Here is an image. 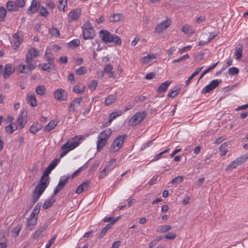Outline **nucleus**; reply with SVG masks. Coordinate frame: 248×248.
<instances>
[{
  "mask_svg": "<svg viewBox=\"0 0 248 248\" xmlns=\"http://www.w3.org/2000/svg\"><path fill=\"white\" fill-rule=\"evenodd\" d=\"M59 161V159H55L50 163L48 167L53 170L56 167Z\"/></svg>",
  "mask_w": 248,
  "mask_h": 248,
  "instance_id": "obj_61",
  "label": "nucleus"
},
{
  "mask_svg": "<svg viewBox=\"0 0 248 248\" xmlns=\"http://www.w3.org/2000/svg\"><path fill=\"white\" fill-rule=\"evenodd\" d=\"M7 246V240L4 233L2 231H0V248H6Z\"/></svg>",
  "mask_w": 248,
  "mask_h": 248,
  "instance_id": "obj_26",
  "label": "nucleus"
},
{
  "mask_svg": "<svg viewBox=\"0 0 248 248\" xmlns=\"http://www.w3.org/2000/svg\"><path fill=\"white\" fill-rule=\"evenodd\" d=\"M113 69V66L110 64H106L104 68L103 73H109Z\"/></svg>",
  "mask_w": 248,
  "mask_h": 248,
  "instance_id": "obj_57",
  "label": "nucleus"
},
{
  "mask_svg": "<svg viewBox=\"0 0 248 248\" xmlns=\"http://www.w3.org/2000/svg\"><path fill=\"white\" fill-rule=\"evenodd\" d=\"M45 58L49 62L53 63L54 60V56L53 54L50 52V50L47 49L45 54Z\"/></svg>",
  "mask_w": 248,
  "mask_h": 248,
  "instance_id": "obj_37",
  "label": "nucleus"
},
{
  "mask_svg": "<svg viewBox=\"0 0 248 248\" xmlns=\"http://www.w3.org/2000/svg\"><path fill=\"white\" fill-rule=\"evenodd\" d=\"M238 72H239L238 69L237 68L234 67H231V68H229L228 70V73L230 75H236L238 73Z\"/></svg>",
  "mask_w": 248,
  "mask_h": 248,
  "instance_id": "obj_60",
  "label": "nucleus"
},
{
  "mask_svg": "<svg viewBox=\"0 0 248 248\" xmlns=\"http://www.w3.org/2000/svg\"><path fill=\"white\" fill-rule=\"evenodd\" d=\"M238 165H239V164L237 162L236 160H235L228 166V167L226 169V171H229L232 169H235Z\"/></svg>",
  "mask_w": 248,
  "mask_h": 248,
  "instance_id": "obj_49",
  "label": "nucleus"
},
{
  "mask_svg": "<svg viewBox=\"0 0 248 248\" xmlns=\"http://www.w3.org/2000/svg\"><path fill=\"white\" fill-rule=\"evenodd\" d=\"M37 217L30 216L28 219V224L29 226L30 230L31 231L33 229L32 226H35L37 223Z\"/></svg>",
  "mask_w": 248,
  "mask_h": 248,
  "instance_id": "obj_35",
  "label": "nucleus"
},
{
  "mask_svg": "<svg viewBox=\"0 0 248 248\" xmlns=\"http://www.w3.org/2000/svg\"><path fill=\"white\" fill-rule=\"evenodd\" d=\"M112 133V131L109 128H107L101 132L99 136L108 141V138Z\"/></svg>",
  "mask_w": 248,
  "mask_h": 248,
  "instance_id": "obj_33",
  "label": "nucleus"
},
{
  "mask_svg": "<svg viewBox=\"0 0 248 248\" xmlns=\"http://www.w3.org/2000/svg\"><path fill=\"white\" fill-rule=\"evenodd\" d=\"M35 91L38 94L43 95L45 94L46 89L44 86L40 85L36 88Z\"/></svg>",
  "mask_w": 248,
  "mask_h": 248,
  "instance_id": "obj_48",
  "label": "nucleus"
},
{
  "mask_svg": "<svg viewBox=\"0 0 248 248\" xmlns=\"http://www.w3.org/2000/svg\"><path fill=\"white\" fill-rule=\"evenodd\" d=\"M7 15V11L6 9L1 6L0 7V21H4L5 18V17Z\"/></svg>",
  "mask_w": 248,
  "mask_h": 248,
  "instance_id": "obj_44",
  "label": "nucleus"
},
{
  "mask_svg": "<svg viewBox=\"0 0 248 248\" xmlns=\"http://www.w3.org/2000/svg\"><path fill=\"white\" fill-rule=\"evenodd\" d=\"M44 190L43 188H40L39 186H36L32 195L33 203H34L38 201Z\"/></svg>",
  "mask_w": 248,
  "mask_h": 248,
  "instance_id": "obj_11",
  "label": "nucleus"
},
{
  "mask_svg": "<svg viewBox=\"0 0 248 248\" xmlns=\"http://www.w3.org/2000/svg\"><path fill=\"white\" fill-rule=\"evenodd\" d=\"M155 58V56L153 54H148L146 56L143 57L140 59V62L143 64H147L151 62Z\"/></svg>",
  "mask_w": 248,
  "mask_h": 248,
  "instance_id": "obj_28",
  "label": "nucleus"
},
{
  "mask_svg": "<svg viewBox=\"0 0 248 248\" xmlns=\"http://www.w3.org/2000/svg\"><path fill=\"white\" fill-rule=\"evenodd\" d=\"M99 36L104 42L108 43L112 42V34L107 30L100 31Z\"/></svg>",
  "mask_w": 248,
  "mask_h": 248,
  "instance_id": "obj_8",
  "label": "nucleus"
},
{
  "mask_svg": "<svg viewBox=\"0 0 248 248\" xmlns=\"http://www.w3.org/2000/svg\"><path fill=\"white\" fill-rule=\"evenodd\" d=\"M221 82L222 81L221 80L218 79L212 80L209 85H207L202 89V93L205 94L206 93H209L217 88L219 83H221Z\"/></svg>",
  "mask_w": 248,
  "mask_h": 248,
  "instance_id": "obj_6",
  "label": "nucleus"
},
{
  "mask_svg": "<svg viewBox=\"0 0 248 248\" xmlns=\"http://www.w3.org/2000/svg\"><path fill=\"white\" fill-rule=\"evenodd\" d=\"M55 200L53 199V198H51V199H49L47 200L44 203L43 205V207L45 209H46L49 207H51L53 203L55 202Z\"/></svg>",
  "mask_w": 248,
  "mask_h": 248,
  "instance_id": "obj_41",
  "label": "nucleus"
},
{
  "mask_svg": "<svg viewBox=\"0 0 248 248\" xmlns=\"http://www.w3.org/2000/svg\"><path fill=\"white\" fill-rule=\"evenodd\" d=\"M42 66V70L47 72H50L54 69V66L52 62H48V63H43L39 65Z\"/></svg>",
  "mask_w": 248,
  "mask_h": 248,
  "instance_id": "obj_25",
  "label": "nucleus"
},
{
  "mask_svg": "<svg viewBox=\"0 0 248 248\" xmlns=\"http://www.w3.org/2000/svg\"><path fill=\"white\" fill-rule=\"evenodd\" d=\"M116 159L113 158L108 162L105 168L100 172L98 178L101 179L105 177L116 166Z\"/></svg>",
  "mask_w": 248,
  "mask_h": 248,
  "instance_id": "obj_4",
  "label": "nucleus"
},
{
  "mask_svg": "<svg viewBox=\"0 0 248 248\" xmlns=\"http://www.w3.org/2000/svg\"><path fill=\"white\" fill-rule=\"evenodd\" d=\"M48 176H46V175H43L41 179L40 184L37 185L36 186H39L40 188H43L44 190H45L47 186V183L48 181Z\"/></svg>",
  "mask_w": 248,
  "mask_h": 248,
  "instance_id": "obj_21",
  "label": "nucleus"
},
{
  "mask_svg": "<svg viewBox=\"0 0 248 248\" xmlns=\"http://www.w3.org/2000/svg\"><path fill=\"white\" fill-rule=\"evenodd\" d=\"M107 140L100 136H98V140L97 142V149L98 151H100L105 145L107 144Z\"/></svg>",
  "mask_w": 248,
  "mask_h": 248,
  "instance_id": "obj_27",
  "label": "nucleus"
},
{
  "mask_svg": "<svg viewBox=\"0 0 248 248\" xmlns=\"http://www.w3.org/2000/svg\"><path fill=\"white\" fill-rule=\"evenodd\" d=\"M123 18V16L122 14H115L110 17V21L112 22H117L120 21Z\"/></svg>",
  "mask_w": 248,
  "mask_h": 248,
  "instance_id": "obj_42",
  "label": "nucleus"
},
{
  "mask_svg": "<svg viewBox=\"0 0 248 248\" xmlns=\"http://www.w3.org/2000/svg\"><path fill=\"white\" fill-rule=\"evenodd\" d=\"M41 124L39 123L34 124L30 127V132L33 134H36L41 129Z\"/></svg>",
  "mask_w": 248,
  "mask_h": 248,
  "instance_id": "obj_40",
  "label": "nucleus"
},
{
  "mask_svg": "<svg viewBox=\"0 0 248 248\" xmlns=\"http://www.w3.org/2000/svg\"><path fill=\"white\" fill-rule=\"evenodd\" d=\"M40 55V51L34 47H31L28 50L26 57H29L31 59L36 58Z\"/></svg>",
  "mask_w": 248,
  "mask_h": 248,
  "instance_id": "obj_14",
  "label": "nucleus"
},
{
  "mask_svg": "<svg viewBox=\"0 0 248 248\" xmlns=\"http://www.w3.org/2000/svg\"><path fill=\"white\" fill-rule=\"evenodd\" d=\"M14 71L15 68L12 66V65L10 64H6L3 74V77L5 78H7L14 73Z\"/></svg>",
  "mask_w": 248,
  "mask_h": 248,
  "instance_id": "obj_15",
  "label": "nucleus"
},
{
  "mask_svg": "<svg viewBox=\"0 0 248 248\" xmlns=\"http://www.w3.org/2000/svg\"><path fill=\"white\" fill-rule=\"evenodd\" d=\"M179 92V90H171L168 94V96L173 98L176 96Z\"/></svg>",
  "mask_w": 248,
  "mask_h": 248,
  "instance_id": "obj_62",
  "label": "nucleus"
},
{
  "mask_svg": "<svg viewBox=\"0 0 248 248\" xmlns=\"http://www.w3.org/2000/svg\"><path fill=\"white\" fill-rule=\"evenodd\" d=\"M189 58V55L186 54L177 59L174 60L172 61V63L180 62L184 60L188 59Z\"/></svg>",
  "mask_w": 248,
  "mask_h": 248,
  "instance_id": "obj_56",
  "label": "nucleus"
},
{
  "mask_svg": "<svg viewBox=\"0 0 248 248\" xmlns=\"http://www.w3.org/2000/svg\"><path fill=\"white\" fill-rule=\"evenodd\" d=\"M80 44V41L78 39H75L74 40L71 41L69 43V46L70 47H77Z\"/></svg>",
  "mask_w": 248,
  "mask_h": 248,
  "instance_id": "obj_58",
  "label": "nucleus"
},
{
  "mask_svg": "<svg viewBox=\"0 0 248 248\" xmlns=\"http://www.w3.org/2000/svg\"><path fill=\"white\" fill-rule=\"evenodd\" d=\"M171 229V227L170 225H161L159 226L157 230V232L159 233H165L169 231H170Z\"/></svg>",
  "mask_w": 248,
  "mask_h": 248,
  "instance_id": "obj_34",
  "label": "nucleus"
},
{
  "mask_svg": "<svg viewBox=\"0 0 248 248\" xmlns=\"http://www.w3.org/2000/svg\"><path fill=\"white\" fill-rule=\"evenodd\" d=\"M120 217H118L117 218H116L114 219L112 221H111L110 223L108 224L105 228H103V229L102 230L101 233H100L99 237L100 238H102L105 234L106 232L108 231V230L110 229L112 227V226L117 222V221L119 219Z\"/></svg>",
  "mask_w": 248,
  "mask_h": 248,
  "instance_id": "obj_18",
  "label": "nucleus"
},
{
  "mask_svg": "<svg viewBox=\"0 0 248 248\" xmlns=\"http://www.w3.org/2000/svg\"><path fill=\"white\" fill-rule=\"evenodd\" d=\"M22 37L18 32H17L13 35V41L16 47H18L22 42Z\"/></svg>",
  "mask_w": 248,
  "mask_h": 248,
  "instance_id": "obj_22",
  "label": "nucleus"
},
{
  "mask_svg": "<svg viewBox=\"0 0 248 248\" xmlns=\"http://www.w3.org/2000/svg\"><path fill=\"white\" fill-rule=\"evenodd\" d=\"M243 49L241 47L236 48L235 55L237 59H240L242 57Z\"/></svg>",
  "mask_w": 248,
  "mask_h": 248,
  "instance_id": "obj_54",
  "label": "nucleus"
},
{
  "mask_svg": "<svg viewBox=\"0 0 248 248\" xmlns=\"http://www.w3.org/2000/svg\"><path fill=\"white\" fill-rule=\"evenodd\" d=\"M82 138V136H76L67 140L61 147L62 152L60 155V158L64 157L69 151L78 147L79 145L80 140Z\"/></svg>",
  "mask_w": 248,
  "mask_h": 248,
  "instance_id": "obj_1",
  "label": "nucleus"
},
{
  "mask_svg": "<svg viewBox=\"0 0 248 248\" xmlns=\"http://www.w3.org/2000/svg\"><path fill=\"white\" fill-rule=\"evenodd\" d=\"M26 115V112H24V111H22L17 119L16 124L18 126V128L19 129H22L26 124V121L24 118V116Z\"/></svg>",
  "mask_w": 248,
  "mask_h": 248,
  "instance_id": "obj_10",
  "label": "nucleus"
},
{
  "mask_svg": "<svg viewBox=\"0 0 248 248\" xmlns=\"http://www.w3.org/2000/svg\"><path fill=\"white\" fill-rule=\"evenodd\" d=\"M81 15V11L79 9L71 11L68 14V16L71 18L70 21H74L78 18Z\"/></svg>",
  "mask_w": 248,
  "mask_h": 248,
  "instance_id": "obj_17",
  "label": "nucleus"
},
{
  "mask_svg": "<svg viewBox=\"0 0 248 248\" xmlns=\"http://www.w3.org/2000/svg\"><path fill=\"white\" fill-rule=\"evenodd\" d=\"M49 32L52 35L56 37H59L60 35L59 30L55 27L51 28V29L49 30Z\"/></svg>",
  "mask_w": 248,
  "mask_h": 248,
  "instance_id": "obj_51",
  "label": "nucleus"
},
{
  "mask_svg": "<svg viewBox=\"0 0 248 248\" xmlns=\"http://www.w3.org/2000/svg\"><path fill=\"white\" fill-rule=\"evenodd\" d=\"M67 0H59V4L58 6L59 9L65 12V7L67 6Z\"/></svg>",
  "mask_w": 248,
  "mask_h": 248,
  "instance_id": "obj_47",
  "label": "nucleus"
},
{
  "mask_svg": "<svg viewBox=\"0 0 248 248\" xmlns=\"http://www.w3.org/2000/svg\"><path fill=\"white\" fill-rule=\"evenodd\" d=\"M40 6V0H32L31 5L28 9V13L32 14L38 11Z\"/></svg>",
  "mask_w": 248,
  "mask_h": 248,
  "instance_id": "obj_9",
  "label": "nucleus"
},
{
  "mask_svg": "<svg viewBox=\"0 0 248 248\" xmlns=\"http://www.w3.org/2000/svg\"><path fill=\"white\" fill-rule=\"evenodd\" d=\"M126 137L127 135L126 134H124L116 138L111 144L110 151L111 152L115 153L119 151L123 145L124 140Z\"/></svg>",
  "mask_w": 248,
  "mask_h": 248,
  "instance_id": "obj_3",
  "label": "nucleus"
},
{
  "mask_svg": "<svg viewBox=\"0 0 248 248\" xmlns=\"http://www.w3.org/2000/svg\"><path fill=\"white\" fill-rule=\"evenodd\" d=\"M70 178V176L68 175L66 176L64 178L63 177H62L59 182L58 186H59L63 188L66 183L68 181Z\"/></svg>",
  "mask_w": 248,
  "mask_h": 248,
  "instance_id": "obj_46",
  "label": "nucleus"
},
{
  "mask_svg": "<svg viewBox=\"0 0 248 248\" xmlns=\"http://www.w3.org/2000/svg\"><path fill=\"white\" fill-rule=\"evenodd\" d=\"M171 24V20L167 19L158 24L155 28V32L158 33H161L162 31L166 30L169 28Z\"/></svg>",
  "mask_w": 248,
  "mask_h": 248,
  "instance_id": "obj_7",
  "label": "nucleus"
},
{
  "mask_svg": "<svg viewBox=\"0 0 248 248\" xmlns=\"http://www.w3.org/2000/svg\"><path fill=\"white\" fill-rule=\"evenodd\" d=\"M181 30L185 33L188 35L193 34L195 32V31L192 28V26L187 24L184 25L182 27Z\"/></svg>",
  "mask_w": 248,
  "mask_h": 248,
  "instance_id": "obj_31",
  "label": "nucleus"
},
{
  "mask_svg": "<svg viewBox=\"0 0 248 248\" xmlns=\"http://www.w3.org/2000/svg\"><path fill=\"white\" fill-rule=\"evenodd\" d=\"M117 99V95L116 93L109 95L106 98L104 102L105 106H108L114 103Z\"/></svg>",
  "mask_w": 248,
  "mask_h": 248,
  "instance_id": "obj_20",
  "label": "nucleus"
},
{
  "mask_svg": "<svg viewBox=\"0 0 248 248\" xmlns=\"http://www.w3.org/2000/svg\"><path fill=\"white\" fill-rule=\"evenodd\" d=\"M82 100V97L76 98L75 99H74L70 104V107L69 108V111H76V108L78 106H79Z\"/></svg>",
  "mask_w": 248,
  "mask_h": 248,
  "instance_id": "obj_13",
  "label": "nucleus"
},
{
  "mask_svg": "<svg viewBox=\"0 0 248 248\" xmlns=\"http://www.w3.org/2000/svg\"><path fill=\"white\" fill-rule=\"evenodd\" d=\"M26 62L27 64V69L28 70H31V71L36 67V63L33 59H31L29 57H26Z\"/></svg>",
  "mask_w": 248,
  "mask_h": 248,
  "instance_id": "obj_19",
  "label": "nucleus"
},
{
  "mask_svg": "<svg viewBox=\"0 0 248 248\" xmlns=\"http://www.w3.org/2000/svg\"><path fill=\"white\" fill-rule=\"evenodd\" d=\"M146 99V97L145 96H140L138 97H136L135 98L134 103V104L139 103L140 102L143 101Z\"/></svg>",
  "mask_w": 248,
  "mask_h": 248,
  "instance_id": "obj_64",
  "label": "nucleus"
},
{
  "mask_svg": "<svg viewBox=\"0 0 248 248\" xmlns=\"http://www.w3.org/2000/svg\"><path fill=\"white\" fill-rule=\"evenodd\" d=\"M83 38L85 40L93 39L95 36L94 31L89 21H85L81 27Z\"/></svg>",
  "mask_w": 248,
  "mask_h": 248,
  "instance_id": "obj_2",
  "label": "nucleus"
},
{
  "mask_svg": "<svg viewBox=\"0 0 248 248\" xmlns=\"http://www.w3.org/2000/svg\"><path fill=\"white\" fill-rule=\"evenodd\" d=\"M170 84V82L169 81H166L165 82L162 83L157 89V92L158 93L165 92L167 91Z\"/></svg>",
  "mask_w": 248,
  "mask_h": 248,
  "instance_id": "obj_30",
  "label": "nucleus"
},
{
  "mask_svg": "<svg viewBox=\"0 0 248 248\" xmlns=\"http://www.w3.org/2000/svg\"><path fill=\"white\" fill-rule=\"evenodd\" d=\"M27 101L32 107H35L37 106V102L35 96L33 93H29L27 95Z\"/></svg>",
  "mask_w": 248,
  "mask_h": 248,
  "instance_id": "obj_16",
  "label": "nucleus"
},
{
  "mask_svg": "<svg viewBox=\"0 0 248 248\" xmlns=\"http://www.w3.org/2000/svg\"><path fill=\"white\" fill-rule=\"evenodd\" d=\"M47 226L44 225L38 228L33 234V238L34 239H38L41 235L42 232L47 228Z\"/></svg>",
  "mask_w": 248,
  "mask_h": 248,
  "instance_id": "obj_23",
  "label": "nucleus"
},
{
  "mask_svg": "<svg viewBox=\"0 0 248 248\" xmlns=\"http://www.w3.org/2000/svg\"><path fill=\"white\" fill-rule=\"evenodd\" d=\"M21 229L22 227L19 225L14 228L12 231V232L14 234V236L17 237L19 235V232Z\"/></svg>",
  "mask_w": 248,
  "mask_h": 248,
  "instance_id": "obj_52",
  "label": "nucleus"
},
{
  "mask_svg": "<svg viewBox=\"0 0 248 248\" xmlns=\"http://www.w3.org/2000/svg\"><path fill=\"white\" fill-rule=\"evenodd\" d=\"M54 95L55 98L58 100H65L66 93L64 90L59 89L55 92Z\"/></svg>",
  "mask_w": 248,
  "mask_h": 248,
  "instance_id": "obj_12",
  "label": "nucleus"
},
{
  "mask_svg": "<svg viewBox=\"0 0 248 248\" xmlns=\"http://www.w3.org/2000/svg\"><path fill=\"white\" fill-rule=\"evenodd\" d=\"M39 14L41 16L46 17L48 15L49 13L46 8L42 6L40 9Z\"/></svg>",
  "mask_w": 248,
  "mask_h": 248,
  "instance_id": "obj_59",
  "label": "nucleus"
},
{
  "mask_svg": "<svg viewBox=\"0 0 248 248\" xmlns=\"http://www.w3.org/2000/svg\"><path fill=\"white\" fill-rule=\"evenodd\" d=\"M112 42L114 43L116 45L120 46L122 44L121 38L116 34H112Z\"/></svg>",
  "mask_w": 248,
  "mask_h": 248,
  "instance_id": "obj_45",
  "label": "nucleus"
},
{
  "mask_svg": "<svg viewBox=\"0 0 248 248\" xmlns=\"http://www.w3.org/2000/svg\"><path fill=\"white\" fill-rule=\"evenodd\" d=\"M146 116L145 112H139L133 116L129 121L130 125H136L140 123Z\"/></svg>",
  "mask_w": 248,
  "mask_h": 248,
  "instance_id": "obj_5",
  "label": "nucleus"
},
{
  "mask_svg": "<svg viewBox=\"0 0 248 248\" xmlns=\"http://www.w3.org/2000/svg\"><path fill=\"white\" fill-rule=\"evenodd\" d=\"M89 182H84L80 184L76 190L77 194H80L89 186Z\"/></svg>",
  "mask_w": 248,
  "mask_h": 248,
  "instance_id": "obj_32",
  "label": "nucleus"
},
{
  "mask_svg": "<svg viewBox=\"0 0 248 248\" xmlns=\"http://www.w3.org/2000/svg\"><path fill=\"white\" fill-rule=\"evenodd\" d=\"M121 115V112L117 111L116 112H112L109 116V120L108 123L110 124L111 122L115 119L117 117Z\"/></svg>",
  "mask_w": 248,
  "mask_h": 248,
  "instance_id": "obj_43",
  "label": "nucleus"
},
{
  "mask_svg": "<svg viewBox=\"0 0 248 248\" xmlns=\"http://www.w3.org/2000/svg\"><path fill=\"white\" fill-rule=\"evenodd\" d=\"M18 128V126L16 124V123L13 124H9L5 127V131L9 134H12Z\"/></svg>",
  "mask_w": 248,
  "mask_h": 248,
  "instance_id": "obj_36",
  "label": "nucleus"
},
{
  "mask_svg": "<svg viewBox=\"0 0 248 248\" xmlns=\"http://www.w3.org/2000/svg\"><path fill=\"white\" fill-rule=\"evenodd\" d=\"M76 73L79 75H82L85 74L87 72V68L84 66H81L77 69L76 71Z\"/></svg>",
  "mask_w": 248,
  "mask_h": 248,
  "instance_id": "obj_55",
  "label": "nucleus"
},
{
  "mask_svg": "<svg viewBox=\"0 0 248 248\" xmlns=\"http://www.w3.org/2000/svg\"><path fill=\"white\" fill-rule=\"evenodd\" d=\"M16 4L18 8H22L25 6V2L24 0H16L15 1Z\"/></svg>",
  "mask_w": 248,
  "mask_h": 248,
  "instance_id": "obj_63",
  "label": "nucleus"
},
{
  "mask_svg": "<svg viewBox=\"0 0 248 248\" xmlns=\"http://www.w3.org/2000/svg\"><path fill=\"white\" fill-rule=\"evenodd\" d=\"M41 206V203H40V202L37 203V204L34 207V208H33V209L32 211V213L30 216L38 217V215L39 214V213L40 212Z\"/></svg>",
  "mask_w": 248,
  "mask_h": 248,
  "instance_id": "obj_39",
  "label": "nucleus"
},
{
  "mask_svg": "<svg viewBox=\"0 0 248 248\" xmlns=\"http://www.w3.org/2000/svg\"><path fill=\"white\" fill-rule=\"evenodd\" d=\"M6 7L9 12L17 11L18 10L15 1H8Z\"/></svg>",
  "mask_w": 248,
  "mask_h": 248,
  "instance_id": "obj_29",
  "label": "nucleus"
},
{
  "mask_svg": "<svg viewBox=\"0 0 248 248\" xmlns=\"http://www.w3.org/2000/svg\"><path fill=\"white\" fill-rule=\"evenodd\" d=\"M86 87L81 83H78L74 86L73 91L76 93L80 94L83 93L85 90Z\"/></svg>",
  "mask_w": 248,
  "mask_h": 248,
  "instance_id": "obj_24",
  "label": "nucleus"
},
{
  "mask_svg": "<svg viewBox=\"0 0 248 248\" xmlns=\"http://www.w3.org/2000/svg\"><path fill=\"white\" fill-rule=\"evenodd\" d=\"M57 125V123L54 121H50L45 127L44 130L46 132H49L54 129Z\"/></svg>",
  "mask_w": 248,
  "mask_h": 248,
  "instance_id": "obj_38",
  "label": "nucleus"
},
{
  "mask_svg": "<svg viewBox=\"0 0 248 248\" xmlns=\"http://www.w3.org/2000/svg\"><path fill=\"white\" fill-rule=\"evenodd\" d=\"M248 159V155H242L239 157H238L236 159L237 162H238V163L239 164V165H240L243 163H244L245 162H246L247 159Z\"/></svg>",
  "mask_w": 248,
  "mask_h": 248,
  "instance_id": "obj_50",
  "label": "nucleus"
},
{
  "mask_svg": "<svg viewBox=\"0 0 248 248\" xmlns=\"http://www.w3.org/2000/svg\"><path fill=\"white\" fill-rule=\"evenodd\" d=\"M184 180V177L182 176H178L175 178L173 179L171 182L172 184H178L182 182Z\"/></svg>",
  "mask_w": 248,
  "mask_h": 248,
  "instance_id": "obj_53",
  "label": "nucleus"
}]
</instances>
